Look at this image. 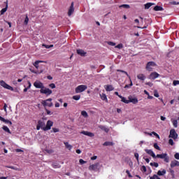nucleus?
I'll return each instance as SVG.
<instances>
[{
    "label": "nucleus",
    "instance_id": "nucleus-64",
    "mask_svg": "<svg viewBox=\"0 0 179 179\" xmlns=\"http://www.w3.org/2000/svg\"><path fill=\"white\" fill-rule=\"evenodd\" d=\"M45 48H51V47H52V45H44Z\"/></svg>",
    "mask_w": 179,
    "mask_h": 179
},
{
    "label": "nucleus",
    "instance_id": "nucleus-39",
    "mask_svg": "<svg viewBox=\"0 0 179 179\" xmlns=\"http://www.w3.org/2000/svg\"><path fill=\"white\" fill-rule=\"evenodd\" d=\"M0 85H1V86H2L3 87H4V89L6 87V83H5V81H3V80H1V81H0Z\"/></svg>",
    "mask_w": 179,
    "mask_h": 179
},
{
    "label": "nucleus",
    "instance_id": "nucleus-18",
    "mask_svg": "<svg viewBox=\"0 0 179 179\" xmlns=\"http://www.w3.org/2000/svg\"><path fill=\"white\" fill-rule=\"evenodd\" d=\"M176 166H179V162L177 160L171 161V167L173 169L174 167H176Z\"/></svg>",
    "mask_w": 179,
    "mask_h": 179
},
{
    "label": "nucleus",
    "instance_id": "nucleus-11",
    "mask_svg": "<svg viewBox=\"0 0 179 179\" xmlns=\"http://www.w3.org/2000/svg\"><path fill=\"white\" fill-rule=\"evenodd\" d=\"M160 75L157 73V72H152L149 76V79H151L152 80H155V79H157Z\"/></svg>",
    "mask_w": 179,
    "mask_h": 179
},
{
    "label": "nucleus",
    "instance_id": "nucleus-23",
    "mask_svg": "<svg viewBox=\"0 0 179 179\" xmlns=\"http://www.w3.org/2000/svg\"><path fill=\"white\" fill-rule=\"evenodd\" d=\"M105 89L106 92H112V90H114V87H113V85H106Z\"/></svg>",
    "mask_w": 179,
    "mask_h": 179
},
{
    "label": "nucleus",
    "instance_id": "nucleus-2",
    "mask_svg": "<svg viewBox=\"0 0 179 179\" xmlns=\"http://www.w3.org/2000/svg\"><path fill=\"white\" fill-rule=\"evenodd\" d=\"M103 167V165L99 162H96L94 164H92L89 166V170L90 171H99V170Z\"/></svg>",
    "mask_w": 179,
    "mask_h": 179
},
{
    "label": "nucleus",
    "instance_id": "nucleus-47",
    "mask_svg": "<svg viewBox=\"0 0 179 179\" xmlns=\"http://www.w3.org/2000/svg\"><path fill=\"white\" fill-rule=\"evenodd\" d=\"M152 134L153 135H155V136H156L157 138H158V139H160V136H159V134H157V133L152 131Z\"/></svg>",
    "mask_w": 179,
    "mask_h": 179
},
{
    "label": "nucleus",
    "instance_id": "nucleus-29",
    "mask_svg": "<svg viewBox=\"0 0 179 179\" xmlns=\"http://www.w3.org/2000/svg\"><path fill=\"white\" fill-rule=\"evenodd\" d=\"M103 146H113L114 145V143L110 141H106L103 144Z\"/></svg>",
    "mask_w": 179,
    "mask_h": 179
},
{
    "label": "nucleus",
    "instance_id": "nucleus-24",
    "mask_svg": "<svg viewBox=\"0 0 179 179\" xmlns=\"http://www.w3.org/2000/svg\"><path fill=\"white\" fill-rule=\"evenodd\" d=\"M154 10H155V12H160L162 10H164V8H163V7L160 6H156L154 8Z\"/></svg>",
    "mask_w": 179,
    "mask_h": 179
},
{
    "label": "nucleus",
    "instance_id": "nucleus-49",
    "mask_svg": "<svg viewBox=\"0 0 179 179\" xmlns=\"http://www.w3.org/2000/svg\"><path fill=\"white\" fill-rule=\"evenodd\" d=\"M174 157H175V159H176V160H179V153H178V152H176V153L174 155Z\"/></svg>",
    "mask_w": 179,
    "mask_h": 179
},
{
    "label": "nucleus",
    "instance_id": "nucleus-9",
    "mask_svg": "<svg viewBox=\"0 0 179 179\" xmlns=\"http://www.w3.org/2000/svg\"><path fill=\"white\" fill-rule=\"evenodd\" d=\"M34 87H36V89H43L44 88V84H43V83H41V81H35L34 83Z\"/></svg>",
    "mask_w": 179,
    "mask_h": 179
},
{
    "label": "nucleus",
    "instance_id": "nucleus-28",
    "mask_svg": "<svg viewBox=\"0 0 179 179\" xmlns=\"http://www.w3.org/2000/svg\"><path fill=\"white\" fill-rule=\"evenodd\" d=\"M100 97H101V100L108 101L107 95H106V94H104V93L100 94Z\"/></svg>",
    "mask_w": 179,
    "mask_h": 179
},
{
    "label": "nucleus",
    "instance_id": "nucleus-7",
    "mask_svg": "<svg viewBox=\"0 0 179 179\" xmlns=\"http://www.w3.org/2000/svg\"><path fill=\"white\" fill-rule=\"evenodd\" d=\"M51 101H52V99L49 98L45 101H43L42 104L43 106H44V107H52V103H51Z\"/></svg>",
    "mask_w": 179,
    "mask_h": 179
},
{
    "label": "nucleus",
    "instance_id": "nucleus-12",
    "mask_svg": "<svg viewBox=\"0 0 179 179\" xmlns=\"http://www.w3.org/2000/svg\"><path fill=\"white\" fill-rule=\"evenodd\" d=\"M73 2H72L68 11V16H71L72 13L75 12V8L73 7Z\"/></svg>",
    "mask_w": 179,
    "mask_h": 179
},
{
    "label": "nucleus",
    "instance_id": "nucleus-58",
    "mask_svg": "<svg viewBox=\"0 0 179 179\" xmlns=\"http://www.w3.org/2000/svg\"><path fill=\"white\" fill-rule=\"evenodd\" d=\"M8 107V106L6 105V103L4 104L3 106V110L6 113V108Z\"/></svg>",
    "mask_w": 179,
    "mask_h": 179
},
{
    "label": "nucleus",
    "instance_id": "nucleus-51",
    "mask_svg": "<svg viewBox=\"0 0 179 179\" xmlns=\"http://www.w3.org/2000/svg\"><path fill=\"white\" fill-rule=\"evenodd\" d=\"M169 145H171V146H173L174 145V141H173V139H169Z\"/></svg>",
    "mask_w": 179,
    "mask_h": 179
},
{
    "label": "nucleus",
    "instance_id": "nucleus-32",
    "mask_svg": "<svg viewBox=\"0 0 179 179\" xmlns=\"http://www.w3.org/2000/svg\"><path fill=\"white\" fill-rule=\"evenodd\" d=\"M64 143L66 149H69V150H71V149H72V145L71 144H69V143L64 142Z\"/></svg>",
    "mask_w": 179,
    "mask_h": 179
},
{
    "label": "nucleus",
    "instance_id": "nucleus-36",
    "mask_svg": "<svg viewBox=\"0 0 179 179\" xmlns=\"http://www.w3.org/2000/svg\"><path fill=\"white\" fill-rule=\"evenodd\" d=\"M119 8H124V9H129L131 6L129 4H122L119 6Z\"/></svg>",
    "mask_w": 179,
    "mask_h": 179
},
{
    "label": "nucleus",
    "instance_id": "nucleus-30",
    "mask_svg": "<svg viewBox=\"0 0 179 179\" xmlns=\"http://www.w3.org/2000/svg\"><path fill=\"white\" fill-rule=\"evenodd\" d=\"M171 122L174 128H177V127H178V122L177 121V120H171Z\"/></svg>",
    "mask_w": 179,
    "mask_h": 179
},
{
    "label": "nucleus",
    "instance_id": "nucleus-8",
    "mask_svg": "<svg viewBox=\"0 0 179 179\" xmlns=\"http://www.w3.org/2000/svg\"><path fill=\"white\" fill-rule=\"evenodd\" d=\"M52 125H54V122H52V121L51 120H48L46 125H45V127L43 129V131H50Z\"/></svg>",
    "mask_w": 179,
    "mask_h": 179
},
{
    "label": "nucleus",
    "instance_id": "nucleus-33",
    "mask_svg": "<svg viewBox=\"0 0 179 179\" xmlns=\"http://www.w3.org/2000/svg\"><path fill=\"white\" fill-rule=\"evenodd\" d=\"M8 10V3L6 5V8H3L1 11L0 13L1 15H3L5 13V12H6Z\"/></svg>",
    "mask_w": 179,
    "mask_h": 179
},
{
    "label": "nucleus",
    "instance_id": "nucleus-14",
    "mask_svg": "<svg viewBox=\"0 0 179 179\" xmlns=\"http://www.w3.org/2000/svg\"><path fill=\"white\" fill-rule=\"evenodd\" d=\"M81 134H83V135H86V136H90V138H93V136H94V134L86 131H81Z\"/></svg>",
    "mask_w": 179,
    "mask_h": 179
},
{
    "label": "nucleus",
    "instance_id": "nucleus-38",
    "mask_svg": "<svg viewBox=\"0 0 179 179\" xmlns=\"http://www.w3.org/2000/svg\"><path fill=\"white\" fill-rule=\"evenodd\" d=\"M73 100H80V95H75V96H73Z\"/></svg>",
    "mask_w": 179,
    "mask_h": 179
},
{
    "label": "nucleus",
    "instance_id": "nucleus-40",
    "mask_svg": "<svg viewBox=\"0 0 179 179\" xmlns=\"http://www.w3.org/2000/svg\"><path fill=\"white\" fill-rule=\"evenodd\" d=\"M5 89H7L8 90H11V92H13V87H12L10 85H9L8 84L6 85Z\"/></svg>",
    "mask_w": 179,
    "mask_h": 179
},
{
    "label": "nucleus",
    "instance_id": "nucleus-6",
    "mask_svg": "<svg viewBox=\"0 0 179 179\" xmlns=\"http://www.w3.org/2000/svg\"><path fill=\"white\" fill-rule=\"evenodd\" d=\"M40 92L42 93V94H47V96H50V94L52 93V91L49 88H46L45 87H43V88L40 90Z\"/></svg>",
    "mask_w": 179,
    "mask_h": 179
},
{
    "label": "nucleus",
    "instance_id": "nucleus-17",
    "mask_svg": "<svg viewBox=\"0 0 179 179\" xmlns=\"http://www.w3.org/2000/svg\"><path fill=\"white\" fill-rule=\"evenodd\" d=\"M129 103H133V104H136L138 103V99L129 96Z\"/></svg>",
    "mask_w": 179,
    "mask_h": 179
},
{
    "label": "nucleus",
    "instance_id": "nucleus-15",
    "mask_svg": "<svg viewBox=\"0 0 179 179\" xmlns=\"http://www.w3.org/2000/svg\"><path fill=\"white\" fill-rule=\"evenodd\" d=\"M137 79L143 82L146 79V76L145 74L140 73L137 76Z\"/></svg>",
    "mask_w": 179,
    "mask_h": 179
},
{
    "label": "nucleus",
    "instance_id": "nucleus-42",
    "mask_svg": "<svg viewBox=\"0 0 179 179\" xmlns=\"http://www.w3.org/2000/svg\"><path fill=\"white\" fill-rule=\"evenodd\" d=\"M134 157H136V159L138 163H139V154H138V152H136V153L134 154Z\"/></svg>",
    "mask_w": 179,
    "mask_h": 179
},
{
    "label": "nucleus",
    "instance_id": "nucleus-52",
    "mask_svg": "<svg viewBox=\"0 0 179 179\" xmlns=\"http://www.w3.org/2000/svg\"><path fill=\"white\" fill-rule=\"evenodd\" d=\"M126 173L128 175V176L129 177V178H132V175H131V173H129V170H127Z\"/></svg>",
    "mask_w": 179,
    "mask_h": 179
},
{
    "label": "nucleus",
    "instance_id": "nucleus-44",
    "mask_svg": "<svg viewBox=\"0 0 179 179\" xmlns=\"http://www.w3.org/2000/svg\"><path fill=\"white\" fill-rule=\"evenodd\" d=\"M154 148L155 149H157V150H160V147H159V145H157V143H154Z\"/></svg>",
    "mask_w": 179,
    "mask_h": 179
},
{
    "label": "nucleus",
    "instance_id": "nucleus-59",
    "mask_svg": "<svg viewBox=\"0 0 179 179\" xmlns=\"http://www.w3.org/2000/svg\"><path fill=\"white\" fill-rule=\"evenodd\" d=\"M76 153H78V155H80V153H82V151L80 150H76Z\"/></svg>",
    "mask_w": 179,
    "mask_h": 179
},
{
    "label": "nucleus",
    "instance_id": "nucleus-54",
    "mask_svg": "<svg viewBox=\"0 0 179 179\" xmlns=\"http://www.w3.org/2000/svg\"><path fill=\"white\" fill-rule=\"evenodd\" d=\"M141 170H142L144 173H146V171H147L146 166H143L142 168H141Z\"/></svg>",
    "mask_w": 179,
    "mask_h": 179
},
{
    "label": "nucleus",
    "instance_id": "nucleus-61",
    "mask_svg": "<svg viewBox=\"0 0 179 179\" xmlns=\"http://www.w3.org/2000/svg\"><path fill=\"white\" fill-rule=\"evenodd\" d=\"M97 159V156H94L91 157V160H96Z\"/></svg>",
    "mask_w": 179,
    "mask_h": 179
},
{
    "label": "nucleus",
    "instance_id": "nucleus-3",
    "mask_svg": "<svg viewBox=\"0 0 179 179\" xmlns=\"http://www.w3.org/2000/svg\"><path fill=\"white\" fill-rule=\"evenodd\" d=\"M156 157L158 159H163L165 163H169L170 162V157H169L167 153L158 154Z\"/></svg>",
    "mask_w": 179,
    "mask_h": 179
},
{
    "label": "nucleus",
    "instance_id": "nucleus-16",
    "mask_svg": "<svg viewBox=\"0 0 179 179\" xmlns=\"http://www.w3.org/2000/svg\"><path fill=\"white\" fill-rule=\"evenodd\" d=\"M77 54H78V55H80L81 57H85L86 56V52H85V50H83L82 49H78L77 50Z\"/></svg>",
    "mask_w": 179,
    "mask_h": 179
},
{
    "label": "nucleus",
    "instance_id": "nucleus-60",
    "mask_svg": "<svg viewBox=\"0 0 179 179\" xmlns=\"http://www.w3.org/2000/svg\"><path fill=\"white\" fill-rule=\"evenodd\" d=\"M143 159L145 160L146 163H149V162H150V160L149 159V158H145V157H143Z\"/></svg>",
    "mask_w": 179,
    "mask_h": 179
},
{
    "label": "nucleus",
    "instance_id": "nucleus-27",
    "mask_svg": "<svg viewBox=\"0 0 179 179\" xmlns=\"http://www.w3.org/2000/svg\"><path fill=\"white\" fill-rule=\"evenodd\" d=\"M166 169H163L162 171H157V176H166Z\"/></svg>",
    "mask_w": 179,
    "mask_h": 179
},
{
    "label": "nucleus",
    "instance_id": "nucleus-22",
    "mask_svg": "<svg viewBox=\"0 0 179 179\" xmlns=\"http://www.w3.org/2000/svg\"><path fill=\"white\" fill-rule=\"evenodd\" d=\"M0 121L5 122V124H9L10 125H12V122H10V120H6L5 118L2 117V116H0Z\"/></svg>",
    "mask_w": 179,
    "mask_h": 179
},
{
    "label": "nucleus",
    "instance_id": "nucleus-45",
    "mask_svg": "<svg viewBox=\"0 0 179 179\" xmlns=\"http://www.w3.org/2000/svg\"><path fill=\"white\" fill-rule=\"evenodd\" d=\"M29 23V17L27 15L24 19V24H28Z\"/></svg>",
    "mask_w": 179,
    "mask_h": 179
},
{
    "label": "nucleus",
    "instance_id": "nucleus-34",
    "mask_svg": "<svg viewBox=\"0 0 179 179\" xmlns=\"http://www.w3.org/2000/svg\"><path fill=\"white\" fill-rule=\"evenodd\" d=\"M152 5H155V3H147L145 4V9H149Z\"/></svg>",
    "mask_w": 179,
    "mask_h": 179
},
{
    "label": "nucleus",
    "instance_id": "nucleus-48",
    "mask_svg": "<svg viewBox=\"0 0 179 179\" xmlns=\"http://www.w3.org/2000/svg\"><path fill=\"white\" fill-rule=\"evenodd\" d=\"M173 86H177V85H179V80H173Z\"/></svg>",
    "mask_w": 179,
    "mask_h": 179
},
{
    "label": "nucleus",
    "instance_id": "nucleus-55",
    "mask_svg": "<svg viewBox=\"0 0 179 179\" xmlns=\"http://www.w3.org/2000/svg\"><path fill=\"white\" fill-rule=\"evenodd\" d=\"M52 131L53 132L56 133V132H59V129H57V128H52Z\"/></svg>",
    "mask_w": 179,
    "mask_h": 179
},
{
    "label": "nucleus",
    "instance_id": "nucleus-43",
    "mask_svg": "<svg viewBox=\"0 0 179 179\" xmlns=\"http://www.w3.org/2000/svg\"><path fill=\"white\" fill-rule=\"evenodd\" d=\"M150 166H154V167H159V164L157 162H151Z\"/></svg>",
    "mask_w": 179,
    "mask_h": 179
},
{
    "label": "nucleus",
    "instance_id": "nucleus-19",
    "mask_svg": "<svg viewBox=\"0 0 179 179\" xmlns=\"http://www.w3.org/2000/svg\"><path fill=\"white\" fill-rule=\"evenodd\" d=\"M99 128L101 129V131H104V132H106V134L108 133V131H110V129L106 126L99 125Z\"/></svg>",
    "mask_w": 179,
    "mask_h": 179
},
{
    "label": "nucleus",
    "instance_id": "nucleus-50",
    "mask_svg": "<svg viewBox=\"0 0 179 179\" xmlns=\"http://www.w3.org/2000/svg\"><path fill=\"white\" fill-rule=\"evenodd\" d=\"M106 44H108V45H115V43H113L111 41L106 42Z\"/></svg>",
    "mask_w": 179,
    "mask_h": 179
},
{
    "label": "nucleus",
    "instance_id": "nucleus-26",
    "mask_svg": "<svg viewBox=\"0 0 179 179\" xmlns=\"http://www.w3.org/2000/svg\"><path fill=\"white\" fill-rule=\"evenodd\" d=\"M7 169H11L12 170H15V171H21L22 169L19 168H16V166H7Z\"/></svg>",
    "mask_w": 179,
    "mask_h": 179
},
{
    "label": "nucleus",
    "instance_id": "nucleus-1",
    "mask_svg": "<svg viewBox=\"0 0 179 179\" xmlns=\"http://www.w3.org/2000/svg\"><path fill=\"white\" fill-rule=\"evenodd\" d=\"M45 121H47V117H42L41 120L38 121V124L36 125L37 131H40V129H43V131H44V128H45Z\"/></svg>",
    "mask_w": 179,
    "mask_h": 179
},
{
    "label": "nucleus",
    "instance_id": "nucleus-41",
    "mask_svg": "<svg viewBox=\"0 0 179 179\" xmlns=\"http://www.w3.org/2000/svg\"><path fill=\"white\" fill-rule=\"evenodd\" d=\"M150 179H162L157 175H153V176L150 177Z\"/></svg>",
    "mask_w": 179,
    "mask_h": 179
},
{
    "label": "nucleus",
    "instance_id": "nucleus-56",
    "mask_svg": "<svg viewBox=\"0 0 179 179\" xmlns=\"http://www.w3.org/2000/svg\"><path fill=\"white\" fill-rule=\"evenodd\" d=\"M47 153H49L51 155V153H54V151L52 150H46Z\"/></svg>",
    "mask_w": 179,
    "mask_h": 179
},
{
    "label": "nucleus",
    "instance_id": "nucleus-46",
    "mask_svg": "<svg viewBox=\"0 0 179 179\" xmlns=\"http://www.w3.org/2000/svg\"><path fill=\"white\" fill-rule=\"evenodd\" d=\"M79 163H80V164H86L87 162L85 161V160H83V159H80L79 160Z\"/></svg>",
    "mask_w": 179,
    "mask_h": 179
},
{
    "label": "nucleus",
    "instance_id": "nucleus-37",
    "mask_svg": "<svg viewBox=\"0 0 179 179\" xmlns=\"http://www.w3.org/2000/svg\"><path fill=\"white\" fill-rule=\"evenodd\" d=\"M3 131H5V132H8V134H11L10 130L9 129V128L8 127L3 126Z\"/></svg>",
    "mask_w": 179,
    "mask_h": 179
},
{
    "label": "nucleus",
    "instance_id": "nucleus-35",
    "mask_svg": "<svg viewBox=\"0 0 179 179\" xmlns=\"http://www.w3.org/2000/svg\"><path fill=\"white\" fill-rule=\"evenodd\" d=\"M81 115H83V117H84L85 118H87L89 117V115L87 114V112H86L85 110H83L81 112Z\"/></svg>",
    "mask_w": 179,
    "mask_h": 179
},
{
    "label": "nucleus",
    "instance_id": "nucleus-31",
    "mask_svg": "<svg viewBox=\"0 0 179 179\" xmlns=\"http://www.w3.org/2000/svg\"><path fill=\"white\" fill-rule=\"evenodd\" d=\"M53 169H59L61 168V165H59V164L57 163V162H54L52 164Z\"/></svg>",
    "mask_w": 179,
    "mask_h": 179
},
{
    "label": "nucleus",
    "instance_id": "nucleus-57",
    "mask_svg": "<svg viewBox=\"0 0 179 179\" xmlns=\"http://www.w3.org/2000/svg\"><path fill=\"white\" fill-rule=\"evenodd\" d=\"M145 85H147L148 86H153V83L149 82V83H146Z\"/></svg>",
    "mask_w": 179,
    "mask_h": 179
},
{
    "label": "nucleus",
    "instance_id": "nucleus-5",
    "mask_svg": "<svg viewBox=\"0 0 179 179\" xmlns=\"http://www.w3.org/2000/svg\"><path fill=\"white\" fill-rule=\"evenodd\" d=\"M156 67V63L154 62H149L147 63L145 69L148 71V72H152L153 71V68Z\"/></svg>",
    "mask_w": 179,
    "mask_h": 179
},
{
    "label": "nucleus",
    "instance_id": "nucleus-63",
    "mask_svg": "<svg viewBox=\"0 0 179 179\" xmlns=\"http://www.w3.org/2000/svg\"><path fill=\"white\" fill-rule=\"evenodd\" d=\"M115 48H119V50H121V48H122V45H116Z\"/></svg>",
    "mask_w": 179,
    "mask_h": 179
},
{
    "label": "nucleus",
    "instance_id": "nucleus-4",
    "mask_svg": "<svg viewBox=\"0 0 179 179\" xmlns=\"http://www.w3.org/2000/svg\"><path fill=\"white\" fill-rule=\"evenodd\" d=\"M87 90V85H78L76 90L75 92L76 93H83V92H85V90Z\"/></svg>",
    "mask_w": 179,
    "mask_h": 179
},
{
    "label": "nucleus",
    "instance_id": "nucleus-13",
    "mask_svg": "<svg viewBox=\"0 0 179 179\" xmlns=\"http://www.w3.org/2000/svg\"><path fill=\"white\" fill-rule=\"evenodd\" d=\"M145 152H146L148 155H150V156H152V157H153L154 159H156L157 155L155 154V152H153V150L145 149Z\"/></svg>",
    "mask_w": 179,
    "mask_h": 179
},
{
    "label": "nucleus",
    "instance_id": "nucleus-21",
    "mask_svg": "<svg viewBox=\"0 0 179 179\" xmlns=\"http://www.w3.org/2000/svg\"><path fill=\"white\" fill-rule=\"evenodd\" d=\"M40 63L47 64V62H45V61H36L34 64V66H35V68H36V69H38V64Z\"/></svg>",
    "mask_w": 179,
    "mask_h": 179
},
{
    "label": "nucleus",
    "instance_id": "nucleus-10",
    "mask_svg": "<svg viewBox=\"0 0 179 179\" xmlns=\"http://www.w3.org/2000/svg\"><path fill=\"white\" fill-rule=\"evenodd\" d=\"M169 138H172L173 139H177V138H178V134L176 132V129H171Z\"/></svg>",
    "mask_w": 179,
    "mask_h": 179
},
{
    "label": "nucleus",
    "instance_id": "nucleus-62",
    "mask_svg": "<svg viewBox=\"0 0 179 179\" xmlns=\"http://www.w3.org/2000/svg\"><path fill=\"white\" fill-rule=\"evenodd\" d=\"M161 120L162 121H166V117L161 116Z\"/></svg>",
    "mask_w": 179,
    "mask_h": 179
},
{
    "label": "nucleus",
    "instance_id": "nucleus-53",
    "mask_svg": "<svg viewBox=\"0 0 179 179\" xmlns=\"http://www.w3.org/2000/svg\"><path fill=\"white\" fill-rule=\"evenodd\" d=\"M49 87H51V89H55V84L51 83L49 85Z\"/></svg>",
    "mask_w": 179,
    "mask_h": 179
},
{
    "label": "nucleus",
    "instance_id": "nucleus-25",
    "mask_svg": "<svg viewBox=\"0 0 179 179\" xmlns=\"http://www.w3.org/2000/svg\"><path fill=\"white\" fill-rule=\"evenodd\" d=\"M120 99H122V103H125V104H129V99L127 100V98L122 96H119Z\"/></svg>",
    "mask_w": 179,
    "mask_h": 179
},
{
    "label": "nucleus",
    "instance_id": "nucleus-20",
    "mask_svg": "<svg viewBox=\"0 0 179 179\" xmlns=\"http://www.w3.org/2000/svg\"><path fill=\"white\" fill-rule=\"evenodd\" d=\"M117 72H120V74H119V75H127V77L129 78V79H131V76H129V75L128 74V73L127 71H125L124 70L117 69Z\"/></svg>",
    "mask_w": 179,
    "mask_h": 179
}]
</instances>
